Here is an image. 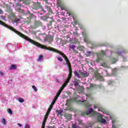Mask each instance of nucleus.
I'll list each match as a JSON object with an SVG mask.
<instances>
[{
  "label": "nucleus",
  "instance_id": "1",
  "mask_svg": "<svg viewBox=\"0 0 128 128\" xmlns=\"http://www.w3.org/2000/svg\"><path fill=\"white\" fill-rule=\"evenodd\" d=\"M24 38L28 42H30V44H32L36 46H37L38 48H42V50H50V52H56L57 54H60V56H62V58H64L66 62V64L68 66V68L69 70V74L67 79L63 84V86H62L60 88V90L62 91L64 88V87L66 86V85L68 84L70 82V78H72V64H70V60H68V58L66 56V54H64V52L60 51H59L57 49H55L51 47L48 48L46 46L42 45L40 44L39 42H38L32 40L30 38Z\"/></svg>",
  "mask_w": 128,
  "mask_h": 128
},
{
  "label": "nucleus",
  "instance_id": "2",
  "mask_svg": "<svg viewBox=\"0 0 128 128\" xmlns=\"http://www.w3.org/2000/svg\"><path fill=\"white\" fill-rule=\"evenodd\" d=\"M0 24L1 26H5V28H8L10 30H12V32H15V34H16L19 36H20L21 38H22V34L19 31L16 30V29L14 28V27L12 26H10L8 25H6V23H4V22L0 20Z\"/></svg>",
  "mask_w": 128,
  "mask_h": 128
},
{
  "label": "nucleus",
  "instance_id": "3",
  "mask_svg": "<svg viewBox=\"0 0 128 128\" xmlns=\"http://www.w3.org/2000/svg\"><path fill=\"white\" fill-rule=\"evenodd\" d=\"M81 114L82 116H86V114H90V116H96L98 114V112H94V109L90 108L89 111H86Z\"/></svg>",
  "mask_w": 128,
  "mask_h": 128
},
{
  "label": "nucleus",
  "instance_id": "4",
  "mask_svg": "<svg viewBox=\"0 0 128 128\" xmlns=\"http://www.w3.org/2000/svg\"><path fill=\"white\" fill-rule=\"evenodd\" d=\"M44 40L45 42H48L49 44H52L54 40V37L50 35L46 36Z\"/></svg>",
  "mask_w": 128,
  "mask_h": 128
},
{
  "label": "nucleus",
  "instance_id": "5",
  "mask_svg": "<svg viewBox=\"0 0 128 128\" xmlns=\"http://www.w3.org/2000/svg\"><path fill=\"white\" fill-rule=\"evenodd\" d=\"M42 8V6L40 2H38L34 4L33 9L36 10H40V8Z\"/></svg>",
  "mask_w": 128,
  "mask_h": 128
},
{
  "label": "nucleus",
  "instance_id": "6",
  "mask_svg": "<svg viewBox=\"0 0 128 128\" xmlns=\"http://www.w3.org/2000/svg\"><path fill=\"white\" fill-rule=\"evenodd\" d=\"M98 120L99 122H102V124L106 122V121L104 118H102V115H100L98 116Z\"/></svg>",
  "mask_w": 128,
  "mask_h": 128
},
{
  "label": "nucleus",
  "instance_id": "7",
  "mask_svg": "<svg viewBox=\"0 0 128 128\" xmlns=\"http://www.w3.org/2000/svg\"><path fill=\"white\" fill-rule=\"evenodd\" d=\"M80 75L81 76V78H86L90 76V74L88 73L87 72H80Z\"/></svg>",
  "mask_w": 128,
  "mask_h": 128
},
{
  "label": "nucleus",
  "instance_id": "8",
  "mask_svg": "<svg viewBox=\"0 0 128 128\" xmlns=\"http://www.w3.org/2000/svg\"><path fill=\"white\" fill-rule=\"evenodd\" d=\"M54 22V18H52L51 20L48 22V23L47 24V26L49 30L52 28V26Z\"/></svg>",
  "mask_w": 128,
  "mask_h": 128
},
{
  "label": "nucleus",
  "instance_id": "9",
  "mask_svg": "<svg viewBox=\"0 0 128 128\" xmlns=\"http://www.w3.org/2000/svg\"><path fill=\"white\" fill-rule=\"evenodd\" d=\"M42 26V22L40 21H36L34 24L35 28H40Z\"/></svg>",
  "mask_w": 128,
  "mask_h": 128
},
{
  "label": "nucleus",
  "instance_id": "10",
  "mask_svg": "<svg viewBox=\"0 0 128 128\" xmlns=\"http://www.w3.org/2000/svg\"><path fill=\"white\" fill-rule=\"evenodd\" d=\"M102 58H104V57H102V56L98 54V56L96 59V62H100V60H102Z\"/></svg>",
  "mask_w": 128,
  "mask_h": 128
},
{
  "label": "nucleus",
  "instance_id": "11",
  "mask_svg": "<svg viewBox=\"0 0 128 128\" xmlns=\"http://www.w3.org/2000/svg\"><path fill=\"white\" fill-rule=\"evenodd\" d=\"M17 68H18L16 67V64H12L9 67L8 70H16Z\"/></svg>",
  "mask_w": 128,
  "mask_h": 128
},
{
  "label": "nucleus",
  "instance_id": "12",
  "mask_svg": "<svg viewBox=\"0 0 128 128\" xmlns=\"http://www.w3.org/2000/svg\"><path fill=\"white\" fill-rule=\"evenodd\" d=\"M94 76H96V78H98V80H102V77L98 72H95Z\"/></svg>",
  "mask_w": 128,
  "mask_h": 128
},
{
  "label": "nucleus",
  "instance_id": "13",
  "mask_svg": "<svg viewBox=\"0 0 128 128\" xmlns=\"http://www.w3.org/2000/svg\"><path fill=\"white\" fill-rule=\"evenodd\" d=\"M74 74L75 76H76V78H82V76H80V74L78 73V71H75L74 72Z\"/></svg>",
  "mask_w": 128,
  "mask_h": 128
},
{
  "label": "nucleus",
  "instance_id": "14",
  "mask_svg": "<svg viewBox=\"0 0 128 128\" xmlns=\"http://www.w3.org/2000/svg\"><path fill=\"white\" fill-rule=\"evenodd\" d=\"M45 8L50 14H52V8H50V6H46Z\"/></svg>",
  "mask_w": 128,
  "mask_h": 128
},
{
  "label": "nucleus",
  "instance_id": "15",
  "mask_svg": "<svg viewBox=\"0 0 128 128\" xmlns=\"http://www.w3.org/2000/svg\"><path fill=\"white\" fill-rule=\"evenodd\" d=\"M84 42H86V44H90V41L88 40V36H86L84 38Z\"/></svg>",
  "mask_w": 128,
  "mask_h": 128
},
{
  "label": "nucleus",
  "instance_id": "16",
  "mask_svg": "<svg viewBox=\"0 0 128 128\" xmlns=\"http://www.w3.org/2000/svg\"><path fill=\"white\" fill-rule=\"evenodd\" d=\"M20 18H18L16 17L13 20H14V22L18 24V22H20Z\"/></svg>",
  "mask_w": 128,
  "mask_h": 128
},
{
  "label": "nucleus",
  "instance_id": "17",
  "mask_svg": "<svg viewBox=\"0 0 128 128\" xmlns=\"http://www.w3.org/2000/svg\"><path fill=\"white\" fill-rule=\"evenodd\" d=\"M64 116L66 118V120H70L72 118V116L70 114H66Z\"/></svg>",
  "mask_w": 128,
  "mask_h": 128
},
{
  "label": "nucleus",
  "instance_id": "18",
  "mask_svg": "<svg viewBox=\"0 0 128 128\" xmlns=\"http://www.w3.org/2000/svg\"><path fill=\"white\" fill-rule=\"evenodd\" d=\"M73 20H74V24H80V23L78 22V20H76L74 17L73 16Z\"/></svg>",
  "mask_w": 128,
  "mask_h": 128
},
{
  "label": "nucleus",
  "instance_id": "19",
  "mask_svg": "<svg viewBox=\"0 0 128 128\" xmlns=\"http://www.w3.org/2000/svg\"><path fill=\"white\" fill-rule=\"evenodd\" d=\"M40 18L44 22H46L48 20V18L46 16H40Z\"/></svg>",
  "mask_w": 128,
  "mask_h": 128
},
{
  "label": "nucleus",
  "instance_id": "20",
  "mask_svg": "<svg viewBox=\"0 0 128 128\" xmlns=\"http://www.w3.org/2000/svg\"><path fill=\"white\" fill-rule=\"evenodd\" d=\"M99 56H101L104 58V56H106V52L104 50H102L100 53L98 54Z\"/></svg>",
  "mask_w": 128,
  "mask_h": 128
},
{
  "label": "nucleus",
  "instance_id": "21",
  "mask_svg": "<svg viewBox=\"0 0 128 128\" xmlns=\"http://www.w3.org/2000/svg\"><path fill=\"white\" fill-rule=\"evenodd\" d=\"M10 16L12 18L13 20L16 18V14H14V13H12L10 14Z\"/></svg>",
  "mask_w": 128,
  "mask_h": 128
},
{
  "label": "nucleus",
  "instance_id": "22",
  "mask_svg": "<svg viewBox=\"0 0 128 128\" xmlns=\"http://www.w3.org/2000/svg\"><path fill=\"white\" fill-rule=\"evenodd\" d=\"M42 60H44V56L40 54L38 58V61Z\"/></svg>",
  "mask_w": 128,
  "mask_h": 128
},
{
  "label": "nucleus",
  "instance_id": "23",
  "mask_svg": "<svg viewBox=\"0 0 128 128\" xmlns=\"http://www.w3.org/2000/svg\"><path fill=\"white\" fill-rule=\"evenodd\" d=\"M60 7V8H61L62 10H66V8L62 5H61L60 6H59Z\"/></svg>",
  "mask_w": 128,
  "mask_h": 128
},
{
  "label": "nucleus",
  "instance_id": "24",
  "mask_svg": "<svg viewBox=\"0 0 128 128\" xmlns=\"http://www.w3.org/2000/svg\"><path fill=\"white\" fill-rule=\"evenodd\" d=\"M18 100L19 102H24V99L23 98H18Z\"/></svg>",
  "mask_w": 128,
  "mask_h": 128
},
{
  "label": "nucleus",
  "instance_id": "25",
  "mask_svg": "<svg viewBox=\"0 0 128 128\" xmlns=\"http://www.w3.org/2000/svg\"><path fill=\"white\" fill-rule=\"evenodd\" d=\"M57 4L58 6H62V0H57Z\"/></svg>",
  "mask_w": 128,
  "mask_h": 128
},
{
  "label": "nucleus",
  "instance_id": "26",
  "mask_svg": "<svg viewBox=\"0 0 128 128\" xmlns=\"http://www.w3.org/2000/svg\"><path fill=\"white\" fill-rule=\"evenodd\" d=\"M72 128H80V126H78L76 124H72Z\"/></svg>",
  "mask_w": 128,
  "mask_h": 128
},
{
  "label": "nucleus",
  "instance_id": "27",
  "mask_svg": "<svg viewBox=\"0 0 128 128\" xmlns=\"http://www.w3.org/2000/svg\"><path fill=\"white\" fill-rule=\"evenodd\" d=\"M114 82L112 80H110L108 82V84L109 86H110V84H114Z\"/></svg>",
  "mask_w": 128,
  "mask_h": 128
},
{
  "label": "nucleus",
  "instance_id": "28",
  "mask_svg": "<svg viewBox=\"0 0 128 128\" xmlns=\"http://www.w3.org/2000/svg\"><path fill=\"white\" fill-rule=\"evenodd\" d=\"M101 110L103 112V114H108V112L106 110H104L103 109H101V110Z\"/></svg>",
  "mask_w": 128,
  "mask_h": 128
},
{
  "label": "nucleus",
  "instance_id": "29",
  "mask_svg": "<svg viewBox=\"0 0 128 128\" xmlns=\"http://www.w3.org/2000/svg\"><path fill=\"white\" fill-rule=\"evenodd\" d=\"M7 112L8 114H12V109H8Z\"/></svg>",
  "mask_w": 128,
  "mask_h": 128
},
{
  "label": "nucleus",
  "instance_id": "30",
  "mask_svg": "<svg viewBox=\"0 0 128 128\" xmlns=\"http://www.w3.org/2000/svg\"><path fill=\"white\" fill-rule=\"evenodd\" d=\"M2 122L3 124H6V121L4 118L2 119Z\"/></svg>",
  "mask_w": 128,
  "mask_h": 128
},
{
  "label": "nucleus",
  "instance_id": "31",
  "mask_svg": "<svg viewBox=\"0 0 128 128\" xmlns=\"http://www.w3.org/2000/svg\"><path fill=\"white\" fill-rule=\"evenodd\" d=\"M66 106H70V100H66Z\"/></svg>",
  "mask_w": 128,
  "mask_h": 128
},
{
  "label": "nucleus",
  "instance_id": "32",
  "mask_svg": "<svg viewBox=\"0 0 128 128\" xmlns=\"http://www.w3.org/2000/svg\"><path fill=\"white\" fill-rule=\"evenodd\" d=\"M50 110H51L50 108H48V110L46 112V116H48L50 114Z\"/></svg>",
  "mask_w": 128,
  "mask_h": 128
},
{
  "label": "nucleus",
  "instance_id": "33",
  "mask_svg": "<svg viewBox=\"0 0 128 128\" xmlns=\"http://www.w3.org/2000/svg\"><path fill=\"white\" fill-rule=\"evenodd\" d=\"M112 62H114V64H116V62H118V59L116 58H112Z\"/></svg>",
  "mask_w": 128,
  "mask_h": 128
},
{
  "label": "nucleus",
  "instance_id": "34",
  "mask_svg": "<svg viewBox=\"0 0 128 128\" xmlns=\"http://www.w3.org/2000/svg\"><path fill=\"white\" fill-rule=\"evenodd\" d=\"M78 124H80V125L82 124V120H80L78 119Z\"/></svg>",
  "mask_w": 128,
  "mask_h": 128
},
{
  "label": "nucleus",
  "instance_id": "35",
  "mask_svg": "<svg viewBox=\"0 0 128 128\" xmlns=\"http://www.w3.org/2000/svg\"><path fill=\"white\" fill-rule=\"evenodd\" d=\"M32 88L35 90V92H38V88L35 86H32Z\"/></svg>",
  "mask_w": 128,
  "mask_h": 128
},
{
  "label": "nucleus",
  "instance_id": "36",
  "mask_svg": "<svg viewBox=\"0 0 128 128\" xmlns=\"http://www.w3.org/2000/svg\"><path fill=\"white\" fill-rule=\"evenodd\" d=\"M48 116L45 114V116H44V120L46 122V120H48Z\"/></svg>",
  "mask_w": 128,
  "mask_h": 128
},
{
  "label": "nucleus",
  "instance_id": "37",
  "mask_svg": "<svg viewBox=\"0 0 128 128\" xmlns=\"http://www.w3.org/2000/svg\"><path fill=\"white\" fill-rule=\"evenodd\" d=\"M63 112L64 111L62 110H58V115L62 114Z\"/></svg>",
  "mask_w": 128,
  "mask_h": 128
},
{
  "label": "nucleus",
  "instance_id": "38",
  "mask_svg": "<svg viewBox=\"0 0 128 128\" xmlns=\"http://www.w3.org/2000/svg\"><path fill=\"white\" fill-rule=\"evenodd\" d=\"M116 53L118 55V56H122V52H120V51H116Z\"/></svg>",
  "mask_w": 128,
  "mask_h": 128
},
{
  "label": "nucleus",
  "instance_id": "39",
  "mask_svg": "<svg viewBox=\"0 0 128 128\" xmlns=\"http://www.w3.org/2000/svg\"><path fill=\"white\" fill-rule=\"evenodd\" d=\"M100 106V105L98 104H96L94 105V108H98Z\"/></svg>",
  "mask_w": 128,
  "mask_h": 128
},
{
  "label": "nucleus",
  "instance_id": "40",
  "mask_svg": "<svg viewBox=\"0 0 128 128\" xmlns=\"http://www.w3.org/2000/svg\"><path fill=\"white\" fill-rule=\"evenodd\" d=\"M82 36H83L84 38H85V36H88V35H86V34L84 32H82Z\"/></svg>",
  "mask_w": 128,
  "mask_h": 128
},
{
  "label": "nucleus",
  "instance_id": "41",
  "mask_svg": "<svg viewBox=\"0 0 128 128\" xmlns=\"http://www.w3.org/2000/svg\"><path fill=\"white\" fill-rule=\"evenodd\" d=\"M66 12L67 14H69V16H71V14H72V13L70 11L67 10H66Z\"/></svg>",
  "mask_w": 128,
  "mask_h": 128
},
{
  "label": "nucleus",
  "instance_id": "42",
  "mask_svg": "<svg viewBox=\"0 0 128 128\" xmlns=\"http://www.w3.org/2000/svg\"><path fill=\"white\" fill-rule=\"evenodd\" d=\"M74 86H78V82L75 81L74 82Z\"/></svg>",
  "mask_w": 128,
  "mask_h": 128
},
{
  "label": "nucleus",
  "instance_id": "43",
  "mask_svg": "<svg viewBox=\"0 0 128 128\" xmlns=\"http://www.w3.org/2000/svg\"><path fill=\"white\" fill-rule=\"evenodd\" d=\"M58 60L60 62H62V60H63L62 58V57H58Z\"/></svg>",
  "mask_w": 128,
  "mask_h": 128
},
{
  "label": "nucleus",
  "instance_id": "44",
  "mask_svg": "<svg viewBox=\"0 0 128 128\" xmlns=\"http://www.w3.org/2000/svg\"><path fill=\"white\" fill-rule=\"evenodd\" d=\"M30 18H34V14L31 13L30 14Z\"/></svg>",
  "mask_w": 128,
  "mask_h": 128
},
{
  "label": "nucleus",
  "instance_id": "45",
  "mask_svg": "<svg viewBox=\"0 0 128 128\" xmlns=\"http://www.w3.org/2000/svg\"><path fill=\"white\" fill-rule=\"evenodd\" d=\"M46 121H44V120H43V122H42V126H46Z\"/></svg>",
  "mask_w": 128,
  "mask_h": 128
},
{
  "label": "nucleus",
  "instance_id": "46",
  "mask_svg": "<svg viewBox=\"0 0 128 128\" xmlns=\"http://www.w3.org/2000/svg\"><path fill=\"white\" fill-rule=\"evenodd\" d=\"M24 128H30V124H27L25 125Z\"/></svg>",
  "mask_w": 128,
  "mask_h": 128
},
{
  "label": "nucleus",
  "instance_id": "47",
  "mask_svg": "<svg viewBox=\"0 0 128 128\" xmlns=\"http://www.w3.org/2000/svg\"><path fill=\"white\" fill-rule=\"evenodd\" d=\"M71 100H72V102H76V98H72L70 99Z\"/></svg>",
  "mask_w": 128,
  "mask_h": 128
},
{
  "label": "nucleus",
  "instance_id": "48",
  "mask_svg": "<svg viewBox=\"0 0 128 128\" xmlns=\"http://www.w3.org/2000/svg\"><path fill=\"white\" fill-rule=\"evenodd\" d=\"M56 100L54 99L51 104L54 106V104H56Z\"/></svg>",
  "mask_w": 128,
  "mask_h": 128
},
{
  "label": "nucleus",
  "instance_id": "49",
  "mask_svg": "<svg viewBox=\"0 0 128 128\" xmlns=\"http://www.w3.org/2000/svg\"><path fill=\"white\" fill-rule=\"evenodd\" d=\"M75 48H76V46L74 45L70 46V48H71L72 50H74Z\"/></svg>",
  "mask_w": 128,
  "mask_h": 128
},
{
  "label": "nucleus",
  "instance_id": "50",
  "mask_svg": "<svg viewBox=\"0 0 128 128\" xmlns=\"http://www.w3.org/2000/svg\"><path fill=\"white\" fill-rule=\"evenodd\" d=\"M102 66H104V68H106L107 66L106 64V63H103L102 64Z\"/></svg>",
  "mask_w": 128,
  "mask_h": 128
},
{
  "label": "nucleus",
  "instance_id": "51",
  "mask_svg": "<svg viewBox=\"0 0 128 128\" xmlns=\"http://www.w3.org/2000/svg\"><path fill=\"white\" fill-rule=\"evenodd\" d=\"M86 106V108H90V106H92V105H90V104H85Z\"/></svg>",
  "mask_w": 128,
  "mask_h": 128
},
{
  "label": "nucleus",
  "instance_id": "52",
  "mask_svg": "<svg viewBox=\"0 0 128 128\" xmlns=\"http://www.w3.org/2000/svg\"><path fill=\"white\" fill-rule=\"evenodd\" d=\"M58 96H56L54 98V100H58Z\"/></svg>",
  "mask_w": 128,
  "mask_h": 128
},
{
  "label": "nucleus",
  "instance_id": "53",
  "mask_svg": "<svg viewBox=\"0 0 128 128\" xmlns=\"http://www.w3.org/2000/svg\"><path fill=\"white\" fill-rule=\"evenodd\" d=\"M90 88H94V84H90Z\"/></svg>",
  "mask_w": 128,
  "mask_h": 128
},
{
  "label": "nucleus",
  "instance_id": "54",
  "mask_svg": "<svg viewBox=\"0 0 128 128\" xmlns=\"http://www.w3.org/2000/svg\"><path fill=\"white\" fill-rule=\"evenodd\" d=\"M54 106V105H52V104H51L49 107L48 108H50V110H52V106Z\"/></svg>",
  "mask_w": 128,
  "mask_h": 128
},
{
  "label": "nucleus",
  "instance_id": "55",
  "mask_svg": "<svg viewBox=\"0 0 128 128\" xmlns=\"http://www.w3.org/2000/svg\"><path fill=\"white\" fill-rule=\"evenodd\" d=\"M41 26L43 30H46V26L42 24V26Z\"/></svg>",
  "mask_w": 128,
  "mask_h": 128
},
{
  "label": "nucleus",
  "instance_id": "56",
  "mask_svg": "<svg viewBox=\"0 0 128 128\" xmlns=\"http://www.w3.org/2000/svg\"><path fill=\"white\" fill-rule=\"evenodd\" d=\"M4 14V11L2 9H0V14Z\"/></svg>",
  "mask_w": 128,
  "mask_h": 128
},
{
  "label": "nucleus",
  "instance_id": "57",
  "mask_svg": "<svg viewBox=\"0 0 128 128\" xmlns=\"http://www.w3.org/2000/svg\"><path fill=\"white\" fill-rule=\"evenodd\" d=\"M98 46L94 45L92 46V48H98Z\"/></svg>",
  "mask_w": 128,
  "mask_h": 128
},
{
  "label": "nucleus",
  "instance_id": "58",
  "mask_svg": "<svg viewBox=\"0 0 128 128\" xmlns=\"http://www.w3.org/2000/svg\"><path fill=\"white\" fill-rule=\"evenodd\" d=\"M86 100H84V101H80V100H79L78 101V102H84V104H86Z\"/></svg>",
  "mask_w": 128,
  "mask_h": 128
},
{
  "label": "nucleus",
  "instance_id": "59",
  "mask_svg": "<svg viewBox=\"0 0 128 128\" xmlns=\"http://www.w3.org/2000/svg\"><path fill=\"white\" fill-rule=\"evenodd\" d=\"M18 126H19L20 128V126H22V124H20V123H18Z\"/></svg>",
  "mask_w": 128,
  "mask_h": 128
},
{
  "label": "nucleus",
  "instance_id": "60",
  "mask_svg": "<svg viewBox=\"0 0 128 128\" xmlns=\"http://www.w3.org/2000/svg\"><path fill=\"white\" fill-rule=\"evenodd\" d=\"M73 50V52H75V54H78V52L76 51V49H74V50Z\"/></svg>",
  "mask_w": 128,
  "mask_h": 128
},
{
  "label": "nucleus",
  "instance_id": "61",
  "mask_svg": "<svg viewBox=\"0 0 128 128\" xmlns=\"http://www.w3.org/2000/svg\"><path fill=\"white\" fill-rule=\"evenodd\" d=\"M27 14H32V13H30V10H28Z\"/></svg>",
  "mask_w": 128,
  "mask_h": 128
},
{
  "label": "nucleus",
  "instance_id": "62",
  "mask_svg": "<svg viewBox=\"0 0 128 128\" xmlns=\"http://www.w3.org/2000/svg\"><path fill=\"white\" fill-rule=\"evenodd\" d=\"M62 90H59L58 92V94H60V93L62 92Z\"/></svg>",
  "mask_w": 128,
  "mask_h": 128
},
{
  "label": "nucleus",
  "instance_id": "63",
  "mask_svg": "<svg viewBox=\"0 0 128 128\" xmlns=\"http://www.w3.org/2000/svg\"><path fill=\"white\" fill-rule=\"evenodd\" d=\"M0 74L1 76H4V73L2 72H0Z\"/></svg>",
  "mask_w": 128,
  "mask_h": 128
},
{
  "label": "nucleus",
  "instance_id": "64",
  "mask_svg": "<svg viewBox=\"0 0 128 128\" xmlns=\"http://www.w3.org/2000/svg\"><path fill=\"white\" fill-rule=\"evenodd\" d=\"M48 128H54V126H48Z\"/></svg>",
  "mask_w": 128,
  "mask_h": 128
}]
</instances>
